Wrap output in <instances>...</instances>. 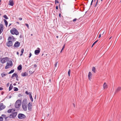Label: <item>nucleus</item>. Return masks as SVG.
Wrapping results in <instances>:
<instances>
[{
    "instance_id": "40",
    "label": "nucleus",
    "mask_w": 121,
    "mask_h": 121,
    "mask_svg": "<svg viewBox=\"0 0 121 121\" xmlns=\"http://www.w3.org/2000/svg\"><path fill=\"white\" fill-rule=\"evenodd\" d=\"M57 63L58 62H56L55 64V66L56 67V66H57Z\"/></svg>"
},
{
    "instance_id": "56",
    "label": "nucleus",
    "mask_w": 121,
    "mask_h": 121,
    "mask_svg": "<svg viewBox=\"0 0 121 121\" xmlns=\"http://www.w3.org/2000/svg\"><path fill=\"white\" fill-rule=\"evenodd\" d=\"M104 31L103 32V33L102 34H103L104 33Z\"/></svg>"
},
{
    "instance_id": "18",
    "label": "nucleus",
    "mask_w": 121,
    "mask_h": 121,
    "mask_svg": "<svg viewBox=\"0 0 121 121\" xmlns=\"http://www.w3.org/2000/svg\"><path fill=\"white\" fill-rule=\"evenodd\" d=\"M13 36H10L8 38V40L9 41H11L10 40H12V39H13Z\"/></svg>"
},
{
    "instance_id": "5",
    "label": "nucleus",
    "mask_w": 121,
    "mask_h": 121,
    "mask_svg": "<svg viewBox=\"0 0 121 121\" xmlns=\"http://www.w3.org/2000/svg\"><path fill=\"white\" fill-rule=\"evenodd\" d=\"M27 104L26 103L23 102L22 106L23 109L25 111H26L27 109Z\"/></svg>"
},
{
    "instance_id": "13",
    "label": "nucleus",
    "mask_w": 121,
    "mask_h": 121,
    "mask_svg": "<svg viewBox=\"0 0 121 121\" xmlns=\"http://www.w3.org/2000/svg\"><path fill=\"white\" fill-rule=\"evenodd\" d=\"M92 73L90 72H89L88 75V79L90 80H91V77H92Z\"/></svg>"
},
{
    "instance_id": "14",
    "label": "nucleus",
    "mask_w": 121,
    "mask_h": 121,
    "mask_svg": "<svg viewBox=\"0 0 121 121\" xmlns=\"http://www.w3.org/2000/svg\"><path fill=\"white\" fill-rule=\"evenodd\" d=\"M121 89V87L119 86L117 87L115 91V93H116L117 92H118Z\"/></svg>"
},
{
    "instance_id": "36",
    "label": "nucleus",
    "mask_w": 121,
    "mask_h": 121,
    "mask_svg": "<svg viewBox=\"0 0 121 121\" xmlns=\"http://www.w3.org/2000/svg\"><path fill=\"white\" fill-rule=\"evenodd\" d=\"M24 50L23 49H22L21 50V52L22 53H23L24 52Z\"/></svg>"
},
{
    "instance_id": "25",
    "label": "nucleus",
    "mask_w": 121,
    "mask_h": 121,
    "mask_svg": "<svg viewBox=\"0 0 121 121\" xmlns=\"http://www.w3.org/2000/svg\"><path fill=\"white\" fill-rule=\"evenodd\" d=\"M4 22L5 23V25L6 26H7V25H8V23L7 22V21L6 20H4Z\"/></svg>"
},
{
    "instance_id": "63",
    "label": "nucleus",
    "mask_w": 121,
    "mask_h": 121,
    "mask_svg": "<svg viewBox=\"0 0 121 121\" xmlns=\"http://www.w3.org/2000/svg\"><path fill=\"white\" fill-rule=\"evenodd\" d=\"M109 121H111L110 120Z\"/></svg>"
},
{
    "instance_id": "48",
    "label": "nucleus",
    "mask_w": 121,
    "mask_h": 121,
    "mask_svg": "<svg viewBox=\"0 0 121 121\" xmlns=\"http://www.w3.org/2000/svg\"><path fill=\"white\" fill-rule=\"evenodd\" d=\"M2 116L4 117H5L6 116V115H5L3 114L2 115Z\"/></svg>"
},
{
    "instance_id": "54",
    "label": "nucleus",
    "mask_w": 121,
    "mask_h": 121,
    "mask_svg": "<svg viewBox=\"0 0 121 121\" xmlns=\"http://www.w3.org/2000/svg\"><path fill=\"white\" fill-rule=\"evenodd\" d=\"M17 55H18V52H17Z\"/></svg>"
},
{
    "instance_id": "43",
    "label": "nucleus",
    "mask_w": 121,
    "mask_h": 121,
    "mask_svg": "<svg viewBox=\"0 0 121 121\" xmlns=\"http://www.w3.org/2000/svg\"><path fill=\"white\" fill-rule=\"evenodd\" d=\"M37 65H36L35 64L34 65V67H37Z\"/></svg>"
},
{
    "instance_id": "28",
    "label": "nucleus",
    "mask_w": 121,
    "mask_h": 121,
    "mask_svg": "<svg viewBox=\"0 0 121 121\" xmlns=\"http://www.w3.org/2000/svg\"><path fill=\"white\" fill-rule=\"evenodd\" d=\"M14 70H12L10 71L9 73H8L9 74H10L13 73L14 71Z\"/></svg>"
},
{
    "instance_id": "32",
    "label": "nucleus",
    "mask_w": 121,
    "mask_h": 121,
    "mask_svg": "<svg viewBox=\"0 0 121 121\" xmlns=\"http://www.w3.org/2000/svg\"><path fill=\"white\" fill-rule=\"evenodd\" d=\"M70 72H71L70 70V69H69V70L68 72V75H69V76H70Z\"/></svg>"
},
{
    "instance_id": "3",
    "label": "nucleus",
    "mask_w": 121,
    "mask_h": 121,
    "mask_svg": "<svg viewBox=\"0 0 121 121\" xmlns=\"http://www.w3.org/2000/svg\"><path fill=\"white\" fill-rule=\"evenodd\" d=\"M21 100H18L15 102V107L16 108H19L21 106Z\"/></svg>"
},
{
    "instance_id": "26",
    "label": "nucleus",
    "mask_w": 121,
    "mask_h": 121,
    "mask_svg": "<svg viewBox=\"0 0 121 121\" xmlns=\"http://www.w3.org/2000/svg\"><path fill=\"white\" fill-rule=\"evenodd\" d=\"M7 75V74H5L3 73H2L1 74V76L2 77H4L6 75Z\"/></svg>"
},
{
    "instance_id": "11",
    "label": "nucleus",
    "mask_w": 121,
    "mask_h": 121,
    "mask_svg": "<svg viewBox=\"0 0 121 121\" xmlns=\"http://www.w3.org/2000/svg\"><path fill=\"white\" fill-rule=\"evenodd\" d=\"M5 106L3 103L0 104V111L5 108Z\"/></svg>"
},
{
    "instance_id": "45",
    "label": "nucleus",
    "mask_w": 121,
    "mask_h": 121,
    "mask_svg": "<svg viewBox=\"0 0 121 121\" xmlns=\"http://www.w3.org/2000/svg\"><path fill=\"white\" fill-rule=\"evenodd\" d=\"M2 36H0V40L2 39Z\"/></svg>"
},
{
    "instance_id": "34",
    "label": "nucleus",
    "mask_w": 121,
    "mask_h": 121,
    "mask_svg": "<svg viewBox=\"0 0 121 121\" xmlns=\"http://www.w3.org/2000/svg\"><path fill=\"white\" fill-rule=\"evenodd\" d=\"M16 78V80H17V81H18V75H17V76H16L15 77Z\"/></svg>"
},
{
    "instance_id": "61",
    "label": "nucleus",
    "mask_w": 121,
    "mask_h": 121,
    "mask_svg": "<svg viewBox=\"0 0 121 121\" xmlns=\"http://www.w3.org/2000/svg\"><path fill=\"white\" fill-rule=\"evenodd\" d=\"M103 0H101V1H102Z\"/></svg>"
},
{
    "instance_id": "27",
    "label": "nucleus",
    "mask_w": 121,
    "mask_h": 121,
    "mask_svg": "<svg viewBox=\"0 0 121 121\" xmlns=\"http://www.w3.org/2000/svg\"><path fill=\"white\" fill-rule=\"evenodd\" d=\"M3 17H4L6 19H8V17L6 15H4Z\"/></svg>"
},
{
    "instance_id": "52",
    "label": "nucleus",
    "mask_w": 121,
    "mask_h": 121,
    "mask_svg": "<svg viewBox=\"0 0 121 121\" xmlns=\"http://www.w3.org/2000/svg\"><path fill=\"white\" fill-rule=\"evenodd\" d=\"M22 54L23 53H22L21 54H20V56H21L22 55Z\"/></svg>"
},
{
    "instance_id": "12",
    "label": "nucleus",
    "mask_w": 121,
    "mask_h": 121,
    "mask_svg": "<svg viewBox=\"0 0 121 121\" xmlns=\"http://www.w3.org/2000/svg\"><path fill=\"white\" fill-rule=\"evenodd\" d=\"M103 86L104 89H107L108 87L107 83L105 82L104 83L103 85Z\"/></svg>"
},
{
    "instance_id": "6",
    "label": "nucleus",
    "mask_w": 121,
    "mask_h": 121,
    "mask_svg": "<svg viewBox=\"0 0 121 121\" xmlns=\"http://www.w3.org/2000/svg\"><path fill=\"white\" fill-rule=\"evenodd\" d=\"M18 117L19 119H22L25 117V116L22 114H19L18 115Z\"/></svg>"
},
{
    "instance_id": "50",
    "label": "nucleus",
    "mask_w": 121,
    "mask_h": 121,
    "mask_svg": "<svg viewBox=\"0 0 121 121\" xmlns=\"http://www.w3.org/2000/svg\"><path fill=\"white\" fill-rule=\"evenodd\" d=\"M98 0H97V3H96V4H95V6L96 5H97V2H98Z\"/></svg>"
},
{
    "instance_id": "20",
    "label": "nucleus",
    "mask_w": 121,
    "mask_h": 121,
    "mask_svg": "<svg viewBox=\"0 0 121 121\" xmlns=\"http://www.w3.org/2000/svg\"><path fill=\"white\" fill-rule=\"evenodd\" d=\"M22 66L21 65H19L17 67V69L19 70H20L22 69Z\"/></svg>"
},
{
    "instance_id": "24",
    "label": "nucleus",
    "mask_w": 121,
    "mask_h": 121,
    "mask_svg": "<svg viewBox=\"0 0 121 121\" xmlns=\"http://www.w3.org/2000/svg\"><path fill=\"white\" fill-rule=\"evenodd\" d=\"M25 93L27 95H30V94H31V93L30 92H29L27 91H26Z\"/></svg>"
},
{
    "instance_id": "19",
    "label": "nucleus",
    "mask_w": 121,
    "mask_h": 121,
    "mask_svg": "<svg viewBox=\"0 0 121 121\" xmlns=\"http://www.w3.org/2000/svg\"><path fill=\"white\" fill-rule=\"evenodd\" d=\"M17 73H14L13 75H12L11 76V78H13L14 77H16V76H17Z\"/></svg>"
},
{
    "instance_id": "16",
    "label": "nucleus",
    "mask_w": 121,
    "mask_h": 121,
    "mask_svg": "<svg viewBox=\"0 0 121 121\" xmlns=\"http://www.w3.org/2000/svg\"><path fill=\"white\" fill-rule=\"evenodd\" d=\"M21 75L22 76L24 77L27 76V74L26 72L22 73Z\"/></svg>"
},
{
    "instance_id": "47",
    "label": "nucleus",
    "mask_w": 121,
    "mask_h": 121,
    "mask_svg": "<svg viewBox=\"0 0 121 121\" xmlns=\"http://www.w3.org/2000/svg\"><path fill=\"white\" fill-rule=\"evenodd\" d=\"M56 9H58V7L57 6H56Z\"/></svg>"
},
{
    "instance_id": "15",
    "label": "nucleus",
    "mask_w": 121,
    "mask_h": 121,
    "mask_svg": "<svg viewBox=\"0 0 121 121\" xmlns=\"http://www.w3.org/2000/svg\"><path fill=\"white\" fill-rule=\"evenodd\" d=\"M14 4L13 2V1L10 0L9 1V5L11 6H13Z\"/></svg>"
},
{
    "instance_id": "62",
    "label": "nucleus",
    "mask_w": 121,
    "mask_h": 121,
    "mask_svg": "<svg viewBox=\"0 0 121 121\" xmlns=\"http://www.w3.org/2000/svg\"><path fill=\"white\" fill-rule=\"evenodd\" d=\"M46 56H47V54H46Z\"/></svg>"
},
{
    "instance_id": "55",
    "label": "nucleus",
    "mask_w": 121,
    "mask_h": 121,
    "mask_svg": "<svg viewBox=\"0 0 121 121\" xmlns=\"http://www.w3.org/2000/svg\"><path fill=\"white\" fill-rule=\"evenodd\" d=\"M56 38H58V36H56Z\"/></svg>"
},
{
    "instance_id": "10",
    "label": "nucleus",
    "mask_w": 121,
    "mask_h": 121,
    "mask_svg": "<svg viewBox=\"0 0 121 121\" xmlns=\"http://www.w3.org/2000/svg\"><path fill=\"white\" fill-rule=\"evenodd\" d=\"M7 46L9 47H11L13 45V43L12 41H9L6 43Z\"/></svg>"
},
{
    "instance_id": "22",
    "label": "nucleus",
    "mask_w": 121,
    "mask_h": 121,
    "mask_svg": "<svg viewBox=\"0 0 121 121\" xmlns=\"http://www.w3.org/2000/svg\"><path fill=\"white\" fill-rule=\"evenodd\" d=\"M13 87V86L12 85V84H10L9 87V91H10L12 89Z\"/></svg>"
},
{
    "instance_id": "44",
    "label": "nucleus",
    "mask_w": 121,
    "mask_h": 121,
    "mask_svg": "<svg viewBox=\"0 0 121 121\" xmlns=\"http://www.w3.org/2000/svg\"><path fill=\"white\" fill-rule=\"evenodd\" d=\"M3 88L2 87H0V90H3Z\"/></svg>"
},
{
    "instance_id": "30",
    "label": "nucleus",
    "mask_w": 121,
    "mask_h": 121,
    "mask_svg": "<svg viewBox=\"0 0 121 121\" xmlns=\"http://www.w3.org/2000/svg\"><path fill=\"white\" fill-rule=\"evenodd\" d=\"M14 90L15 91H17L18 90V89L17 88L15 87L14 88Z\"/></svg>"
},
{
    "instance_id": "46",
    "label": "nucleus",
    "mask_w": 121,
    "mask_h": 121,
    "mask_svg": "<svg viewBox=\"0 0 121 121\" xmlns=\"http://www.w3.org/2000/svg\"><path fill=\"white\" fill-rule=\"evenodd\" d=\"M101 37V34H100L99 36V38H100Z\"/></svg>"
},
{
    "instance_id": "2",
    "label": "nucleus",
    "mask_w": 121,
    "mask_h": 121,
    "mask_svg": "<svg viewBox=\"0 0 121 121\" xmlns=\"http://www.w3.org/2000/svg\"><path fill=\"white\" fill-rule=\"evenodd\" d=\"M10 32L12 35H19V33L17 30L15 28H13L10 30Z\"/></svg>"
},
{
    "instance_id": "60",
    "label": "nucleus",
    "mask_w": 121,
    "mask_h": 121,
    "mask_svg": "<svg viewBox=\"0 0 121 121\" xmlns=\"http://www.w3.org/2000/svg\"><path fill=\"white\" fill-rule=\"evenodd\" d=\"M1 15V14H0V16Z\"/></svg>"
},
{
    "instance_id": "21",
    "label": "nucleus",
    "mask_w": 121,
    "mask_h": 121,
    "mask_svg": "<svg viewBox=\"0 0 121 121\" xmlns=\"http://www.w3.org/2000/svg\"><path fill=\"white\" fill-rule=\"evenodd\" d=\"M29 96L30 97V100H31L32 102H33V99L32 97L31 94H30V95H29Z\"/></svg>"
},
{
    "instance_id": "31",
    "label": "nucleus",
    "mask_w": 121,
    "mask_h": 121,
    "mask_svg": "<svg viewBox=\"0 0 121 121\" xmlns=\"http://www.w3.org/2000/svg\"><path fill=\"white\" fill-rule=\"evenodd\" d=\"M3 120V119L2 117H0V121H2Z\"/></svg>"
},
{
    "instance_id": "37",
    "label": "nucleus",
    "mask_w": 121,
    "mask_h": 121,
    "mask_svg": "<svg viewBox=\"0 0 121 121\" xmlns=\"http://www.w3.org/2000/svg\"><path fill=\"white\" fill-rule=\"evenodd\" d=\"M64 47H65V45H64V46H63V48H62V49L60 51V52H61L64 49Z\"/></svg>"
},
{
    "instance_id": "59",
    "label": "nucleus",
    "mask_w": 121,
    "mask_h": 121,
    "mask_svg": "<svg viewBox=\"0 0 121 121\" xmlns=\"http://www.w3.org/2000/svg\"><path fill=\"white\" fill-rule=\"evenodd\" d=\"M49 81H50V82H51V79H50Z\"/></svg>"
},
{
    "instance_id": "9",
    "label": "nucleus",
    "mask_w": 121,
    "mask_h": 121,
    "mask_svg": "<svg viewBox=\"0 0 121 121\" xmlns=\"http://www.w3.org/2000/svg\"><path fill=\"white\" fill-rule=\"evenodd\" d=\"M37 50H36L35 51V55H38L40 52V49L39 48H37Z\"/></svg>"
},
{
    "instance_id": "29",
    "label": "nucleus",
    "mask_w": 121,
    "mask_h": 121,
    "mask_svg": "<svg viewBox=\"0 0 121 121\" xmlns=\"http://www.w3.org/2000/svg\"><path fill=\"white\" fill-rule=\"evenodd\" d=\"M98 40H97L96 41H95L94 43L93 44L92 46V47L97 42V41H98Z\"/></svg>"
},
{
    "instance_id": "42",
    "label": "nucleus",
    "mask_w": 121,
    "mask_h": 121,
    "mask_svg": "<svg viewBox=\"0 0 121 121\" xmlns=\"http://www.w3.org/2000/svg\"><path fill=\"white\" fill-rule=\"evenodd\" d=\"M18 19H19V20H22V18H20V17Z\"/></svg>"
},
{
    "instance_id": "17",
    "label": "nucleus",
    "mask_w": 121,
    "mask_h": 121,
    "mask_svg": "<svg viewBox=\"0 0 121 121\" xmlns=\"http://www.w3.org/2000/svg\"><path fill=\"white\" fill-rule=\"evenodd\" d=\"M32 105L29 103L28 105V107L29 110H30L31 108Z\"/></svg>"
},
{
    "instance_id": "35",
    "label": "nucleus",
    "mask_w": 121,
    "mask_h": 121,
    "mask_svg": "<svg viewBox=\"0 0 121 121\" xmlns=\"http://www.w3.org/2000/svg\"><path fill=\"white\" fill-rule=\"evenodd\" d=\"M25 25L27 26V27L28 28H29V26L28 25L27 23H26L25 24Z\"/></svg>"
},
{
    "instance_id": "53",
    "label": "nucleus",
    "mask_w": 121,
    "mask_h": 121,
    "mask_svg": "<svg viewBox=\"0 0 121 121\" xmlns=\"http://www.w3.org/2000/svg\"><path fill=\"white\" fill-rule=\"evenodd\" d=\"M93 1V0H92V1H91V4H92V2Z\"/></svg>"
},
{
    "instance_id": "7",
    "label": "nucleus",
    "mask_w": 121,
    "mask_h": 121,
    "mask_svg": "<svg viewBox=\"0 0 121 121\" xmlns=\"http://www.w3.org/2000/svg\"><path fill=\"white\" fill-rule=\"evenodd\" d=\"M8 60V58L5 57L1 59V62L2 63H4L7 61Z\"/></svg>"
},
{
    "instance_id": "33",
    "label": "nucleus",
    "mask_w": 121,
    "mask_h": 121,
    "mask_svg": "<svg viewBox=\"0 0 121 121\" xmlns=\"http://www.w3.org/2000/svg\"><path fill=\"white\" fill-rule=\"evenodd\" d=\"M59 3V2L58 0H55V3L56 4V3Z\"/></svg>"
},
{
    "instance_id": "4",
    "label": "nucleus",
    "mask_w": 121,
    "mask_h": 121,
    "mask_svg": "<svg viewBox=\"0 0 121 121\" xmlns=\"http://www.w3.org/2000/svg\"><path fill=\"white\" fill-rule=\"evenodd\" d=\"M13 64L12 62L10 61L8 62H7L6 65L5 67V69H7L12 67V66Z\"/></svg>"
},
{
    "instance_id": "39",
    "label": "nucleus",
    "mask_w": 121,
    "mask_h": 121,
    "mask_svg": "<svg viewBox=\"0 0 121 121\" xmlns=\"http://www.w3.org/2000/svg\"><path fill=\"white\" fill-rule=\"evenodd\" d=\"M31 52H30V54H29V57H31Z\"/></svg>"
},
{
    "instance_id": "1",
    "label": "nucleus",
    "mask_w": 121,
    "mask_h": 121,
    "mask_svg": "<svg viewBox=\"0 0 121 121\" xmlns=\"http://www.w3.org/2000/svg\"><path fill=\"white\" fill-rule=\"evenodd\" d=\"M15 111V109H12L8 110L7 112L8 113H12L10 114L9 116V117L11 118H14L17 115V112H14Z\"/></svg>"
},
{
    "instance_id": "23",
    "label": "nucleus",
    "mask_w": 121,
    "mask_h": 121,
    "mask_svg": "<svg viewBox=\"0 0 121 121\" xmlns=\"http://www.w3.org/2000/svg\"><path fill=\"white\" fill-rule=\"evenodd\" d=\"M92 71L94 73L95 72V68L94 67H93L92 68Z\"/></svg>"
},
{
    "instance_id": "8",
    "label": "nucleus",
    "mask_w": 121,
    "mask_h": 121,
    "mask_svg": "<svg viewBox=\"0 0 121 121\" xmlns=\"http://www.w3.org/2000/svg\"><path fill=\"white\" fill-rule=\"evenodd\" d=\"M20 45V43H19L18 41H16L13 47L14 48H17Z\"/></svg>"
},
{
    "instance_id": "41",
    "label": "nucleus",
    "mask_w": 121,
    "mask_h": 121,
    "mask_svg": "<svg viewBox=\"0 0 121 121\" xmlns=\"http://www.w3.org/2000/svg\"><path fill=\"white\" fill-rule=\"evenodd\" d=\"M9 85V83H8L7 84V87H8Z\"/></svg>"
},
{
    "instance_id": "51",
    "label": "nucleus",
    "mask_w": 121,
    "mask_h": 121,
    "mask_svg": "<svg viewBox=\"0 0 121 121\" xmlns=\"http://www.w3.org/2000/svg\"><path fill=\"white\" fill-rule=\"evenodd\" d=\"M112 36H111L110 37V38L109 39H111V38H112Z\"/></svg>"
},
{
    "instance_id": "38",
    "label": "nucleus",
    "mask_w": 121,
    "mask_h": 121,
    "mask_svg": "<svg viewBox=\"0 0 121 121\" xmlns=\"http://www.w3.org/2000/svg\"><path fill=\"white\" fill-rule=\"evenodd\" d=\"M77 20V19L76 18H75L73 20V21L74 22L76 21Z\"/></svg>"
},
{
    "instance_id": "57",
    "label": "nucleus",
    "mask_w": 121,
    "mask_h": 121,
    "mask_svg": "<svg viewBox=\"0 0 121 121\" xmlns=\"http://www.w3.org/2000/svg\"><path fill=\"white\" fill-rule=\"evenodd\" d=\"M117 42V41H116V40L115 41V42H116V43Z\"/></svg>"
},
{
    "instance_id": "58",
    "label": "nucleus",
    "mask_w": 121,
    "mask_h": 121,
    "mask_svg": "<svg viewBox=\"0 0 121 121\" xmlns=\"http://www.w3.org/2000/svg\"><path fill=\"white\" fill-rule=\"evenodd\" d=\"M31 35L32 36L33 35V34H31Z\"/></svg>"
},
{
    "instance_id": "49",
    "label": "nucleus",
    "mask_w": 121,
    "mask_h": 121,
    "mask_svg": "<svg viewBox=\"0 0 121 121\" xmlns=\"http://www.w3.org/2000/svg\"><path fill=\"white\" fill-rule=\"evenodd\" d=\"M59 17H60V16H61V14L60 13H59Z\"/></svg>"
}]
</instances>
